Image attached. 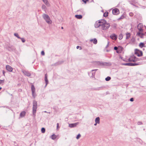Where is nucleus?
<instances>
[{
    "label": "nucleus",
    "mask_w": 146,
    "mask_h": 146,
    "mask_svg": "<svg viewBox=\"0 0 146 146\" xmlns=\"http://www.w3.org/2000/svg\"><path fill=\"white\" fill-rule=\"evenodd\" d=\"M95 65L98 66L102 67L111 65L110 63L106 62H102L100 61H95L93 62Z\"/></svg>",
    "instance_id": "obj_1"
},
{
    "label": "nucleus",
    "mask_w": 146,
    "mask_h": 146,
    "mask_svg": "<svg viewBox=\"0 0 146 146\" xmlns=\"http://www.w3.org/2000/svg\"><path fill=\"white\" fill-rule=\"evenodd\" d=\"M102 23L101 28L103 30H105L108 29L110 26V24L107 23L105 20L103 19Z\"/></svg>",
    "instance_id": "obj_2"
},
{
    "label": "nucleus",
    "mask_w": 146,
    "mask_h": 146,
    "mask_svg": "<svg viewBox=\"0 0 146 146\" xmlns=\"http://www.w3.org/2000/svg\"><path fill=\"white\" fill-rule=\"evenodd\" d=\"M37 108V102L35 100H34L33 102V114L34 117L36 115V110Z\"/></svg>",
    "instance_id": "obj_3"
},
{
    "label": "nucleus",
    "mask_w": 146,
    "mask_h": 146,
    "mask_svg": "<svg viewBox=\"0 0 146 146\" xmlns=\"http://www.w3.org/2000/svg\"><path fill=\"white\" fill-rule=\"evenodd\" d=\"M42 16L43 19L48 24H50L52 23V21L50 19V17L48 15L45 14H43Z\"/></svg>",
    "instance_id": "obj_4"
},
{
    "label": "nucleus",
    "mask_w": 146,
    "mask_h": 146,
    "mask_svg": "<svg viewBox=\"0 0 146 146\" xmlns=\"http://www.w3.org/2000/svg\"><path fill=\"white\" fill-rule=\"evenodd\" d=\"M140 63H121V65H125V66H135L139 65H140Z\"/></svg>",
    "instance_id": "obj_5"
},
{
    "label": "nucleus",
    "mask_w": 146,
    "mask_h": 146,
    "mask_svg": "<svg viewBox=\"0 0 146 146\" xmlns=\"http://www.w3.org/2000/svg\"><path fill=\"white\" fill-rule=\"evenodd\" d=\"M135 54L138 57H140L143 55L142 52L137 49L135 50Z\"/></svg>",
    "instance_id": "obj_6"
},
{
    "label": "nucleus",
    "mask_w": 146,
    "mask_h": 146,
    "mask_svg": "<svg viewBox=\"0 0 146 146\" xmlns=\"http://www.w3.org/2000/svg\"><path fill=\"white\" fill-rule=\"evenodd\" d=\"M103 20H100L98 22L96 21L95 23L94 26L96 28L99 27L100 26H101L102 22Z\"/></svg>",
    "instance_id": "obj_7"
},
{
    "label": "nucleus",
    "mask_w": 146,
    "mask_h": 146,
    "mask_svg": "<svg viewBox=\"0 0 146 146\" xmlns=\"http://www.w3.org/2000/svg\"><path fill=\"white\" fill-rule=\"evenodd\" d=\"M119 13V10L117 8L114 9L112 10V13L113 15H118Z\"/></svg>",
    "instance_id": "obj_8"
},
{
    "label": "nucleus",
    "mask_w": 146,
    "mask_h": 146,
    "mask_svg": "<svg viewBox=\"0 0 146 146\" xmlns=\"http://www.w3.org/2000/svg\"><path fill=\"white\" fill-rule=\"evenodd\" d=\"M44 3L47 7L50 6V5L48 0H41Z\"/></svg>",
    "instance_id": "obj_9"
},
{
    "label": "nucleus",
    "mask_w": 146,
    "mask_h": 146,
    "mask_svg": "<svg viewBox=\"0 0 146 146\" xmlns=\"http://www.w3.org/2000/svg\"><path fill=\"white\" fill-rule=\"evenodd\" d=\"M110 37L111 38L114 40H116L117 38V36L115 34H112Z\"/></svg>",
    "instance_id": "obj_10"
},
{
    "label": "nucleus",
    "mask_w": 146,
    "mask_h": 146,
    "mask_svg": "<svg viewBox=\"0 0 146 146\" xmlns=\"http://www.w3.org/2000/svg\"><path fill=\"white\" fill-rule=\"evenodd\" d=\"M6 68L7 70L10 72H12L13 70L12 68L9 65H7L6 66Z\"/></svg>",
    "instance_id": "obj_11"
},
{
    "label": "nucleus",
    "mask_w": 146,
    "mask_h": 146,
    "mask_svg": "<svg viewBox=\"0 0 146 146\" xmlns=\"http://www.w3.org/2000/svg\"><path fill=\"white\" fill-rule=\"evenodd\" d=\"M22 72L25 75L28 76H29L31 75V73L29 71L26 70H23Z\"/></svg>",
    "instance_id": "obj_12"
},
{
    "label": "nucleus",
    "mask_w": 146,
    "mask_h": 146,
    "mask_svg": "<svg viewBox=\"0 0 146 146\" xmlns=\"http://www.w3.org/2000/svg\"><path fill=\"white\" fill-rule=\"evenodd\" d=\"M45 80L46 82V85L45 86V87H46L48 83V81L47 78L46 74H45Z\"/></svg>",
    "instance_id": "obj_13"
},
{
    "label": "nucleus",
    "mask_w": 146,
    "mask_h": 146,
    "mask_svg": "<svg viewBox=\"0 0 146 146\" xmlns=\"http://www.w3.org/2000/svg\"><path fill=\"white\" fill-rule=\"evenodd\" d=\"M46 5L44 4L42 5L41 6V8L42 10H44L45 13H46Z\"/></svg>",
    "instance_id": "obj_14"
},
{
    "label": "nucleus",
    "mask_w": 146,
    "mask_h": 146,
    "mask_svg": "<svg viewBox=\"0 0 146 146\" xmlns=\"http://www.w3.org/2000/svg\"><path fill=\"white\" fill-rule=\"evenodd\" d=\"M26 114L25 111H23L20 114V117H22L25 116Z\"/></svg>",
    "instance_id": "obj_15"
},
{
    "label": "nucleus",
    "mask_w": 146,
    "mask_h": 146,
    "mask_svg": "<svg viewBox=\"0 0 146 146\" xmlns=\"http://www.w3.org/2000/svg\"><path fill=\"white\" fill-rule=\"evenodd\" d=\"M137 35H138L141 38H143V36L145 35V34L144 33H141L139 32L137 33Z\"/></svg>",
    "instance_id": "obj_16"
},
{
    "label": "nucleus",
    "mask_w": 146,
    "mask_h": 146,
    "mask_svg": "<svg viewBox=\"0 0 146 146\" xmlns=\"http://www.w3.org/2000/svg\"><path fill=\"white\" fill-rule=\"evenodd\" d=\"M76 18L78 19H81L82 18V16L80 15H75Z\"/></svg>",
    "instance_id": "obj_17"
},
{
    "label": "nucleus",
    "mask_w": 146,
    "mask_h": 146,
    "mask_svg": "<svg viewBox=\"0 0 146 146\" xmlns=\"http://www.w3.org/2000/svg\"><path fill=\"white\" fill-rule=\"evenodd\" d=\"M90 42H93V43L95 44H96L97 43V40L96 38L91 39L90 40Z\"/></svg>",
    "instance_id": "obj_18"
},
{
    "label": "nucleus",
    "mask_w": 146,
    "mask_h": 146,
    "mask_svg": "<svg viewBox=\"0 0 146 146\" xmlns=\"http://www.w3.org/2000/svg\"><path fill=\"white\" fill-rule=\"evenodd\" d=\"M134 60H129V61H130V62H135V61H139L140 60L139 59V58H137L136 56L134 57Z\"/></svg>",
    "instance_id": "obj_19"
},
{
    "label": "nucleus",
    "mask_w": 146,
    "mask_h": 146,
    "mask_svg": "<svg viewBox=\"0 0 146 146\" xmlns=\"http://www.w3.org/2000/svg\"><path fill=\"white\" fill-rule=\"evenodd\" d=\"M95 123L99 124L100 123V118L99 117H98L95 119Z\"/></svg>",
    "instance_id": "obj_20"
},
{
    "label": "nucleus",
    "mask_w": 146,
    "mask_h": 146,
    "mask_svg": "<svg viewBox=\"0 0 146 146\" xmlns=\"http://www.w3.org/2000/svg\"><path fill=\"white\" fill-rule=\"evenodd\" d=\"M7 48L9 49V50H13V46L9 45L7 47Z\"/></svg>",
    "instance_id": "obj_21"
},
{
    "label": "nucleus",
    "mask_w": 146,
    "mask_h": 146,
    "mask_svg": "<svg viewBox=\"0 0 146 146\" xmlns=\"http://www.w3.org/2000/svg\"><path fill=\"white\" fill-rule=\"evenodd\" d=\"M103 87H98L97 88H93V90H102L103 89Z\"/></svg>",
    "instance_id": "obj_22"
},
{
    "label": "nucleus",
    "mask_w": 146,
    "mask_h": 146,
    "mask_svg": "<svg viewBox=\"0 0 146 146\" xmlns=\"http://www.w3.org/2000/svg\"><path fill=\"white\" fill-rule=\"evenodd\" d=\"M141 25L140 24H139L137 26V28L138 30H139V32H141L143 31V29L141 27H139V26Z\"/></svg>",
    "instance_id": "obj_23"
},
{
    "label": "nucleus",
    "mask_w": 146,
    "mask_h": 146,
    "mask_svg": "<svg viewBox=\"0 0 146 146\" xmlns=\"http://www.w3.org/2000/svg\"><path fill=\"white\" fill-rule=\"evenodd\" d=\"M51 138L53 140H54L56 138V136L54 134H53L51 135Z\"/></svg>",
    "instance_id": "obj_24"
},
{
    "label": "nucleus",
    "mask_w": 146,
    "mask_h": 146,
    "mask_svg": "<svg viewBox=\"0 0 146 146\" xmlns=\"http://www.w3.org/2000/svg\"><path fill=\"white\" fill-rule=\"evenodd\" d=\"M126 39H128L130 36V34L129 33H126Z\"/></svg>",
    "instance_id": "obj_25"
},
{
    "label": "nucleus",
    "mask_w": 146,
    "mask_h": 146,
    "mask_svg": "<svg viewBox=\"0 0 146 146\" xmlns=\"http://www.w3.org/2000/svg\"><path fill=\"white\" fill-rule=\"evenodd\" d=\"M134 56H134V55L132 56H131V58H129L128 59V61H129V62H130L129 61V60H134Z\"/></svg>",
    "instance_id": "obj_26"
},
{
    "label": "nucleus",
    "mask_w": 146,
    "mask_h": 146,
    "mask_svg": "<svg viewBox=\"0 0 146 146\" xmlns=\"http://www.w3.org/2000/svg\"><path fill=\"white\" fill-rule=\"evenodd\" d=\"M144 44L143 42H141L139 44V46L140 47L142 48L144 46Z\"/></svg>",
    "instance_id": "obj_27"
},
{
    "label": "nucleus",
    "mask_w": 146,
    "mask_h": 146,
    "mask_svg": "<svg viewBox=\"0 0 146 146\" xmlns=\"http://www.w3.org/2000/svg\"><path fill=\"white\" fill-rule=\"evenodd\" d=\"M31 89L32 92H35V88L34 86L33 85H32L31 87Z\"/></svg>",
    "instance_id": "obj_28"
},
{
    "label": "nucleus",
    "mask_w": 146,
    "mask_h": 146,
    "mask_svg": "<svg viewBox=\"0 0 146 146\" xmlns=\"http://www.w3.org/2000/svg\"><path fill=\"white\" fill-rule=\"evenodd\" d=\"M123 35L122 34H120L119 36V39L121 40L123 38Z\"/></svg>",
    "instance_id": "obj_29"
},
{
    "label": "nucleus",
    "mask_w": 146,
    "mask_h": 146,
    "mask_svg": "<svg viewBox=\"0 0 146 146\" xmlns=\"http://www.w3.org/2000/svg\"><path fill=\"white\" fill-rule=\"evenodd\" d=\"M111 79V78L110 76H108L105 78V80L106 81H109Z\"/></svg>",
    "instance_id": "obj_30"
},
{
    "label": "nucleus",
    "mask_w": 146,
    "mask_h": 146,
    "mask_svg": "<svg viewBox=\"0 0 146 146\" xmlns=\"http://www.w3.org/2000/svg\"><path fill=\"white\" fill-rule=\"evenodd\" d=\"M108 12H105L103 15V16L105 17H107L108 15Z\"/></svg>",
    "instance_id": "obj_31"
},
{
    "label": "nucleus",
    "mask_w": 146,
    "mask_h": 146,
    "mask_svg": "<svg viewBox=\"0 0 146 146\" xmlns=\"http://www.w3.org/2000/svg\"><path fill=\"white\" fill-rule=\"evenodd\" d=\"M14 35L15 36L17 37L18 38H21V37L19 36L18 34L17 33H15L14 34Z\"/></svg>",
    "instance_id": "obj_32"
},
{
    "label": "nucleus",
    "mask_w": 146,
    "mask_h": 146,
    "mask_svg": "<svg viewBox=\"0 0 146 146\" xmlns=\"http://www.w3.org/2000/svg\"><path fill=\"white\" fill-rule=\"evenodd\" d=\"M32 93L33 96V97L34 98H35V97L36 96V94L35 92H32Z\"/></svg>",
    "instance_id": "obj_33"
},
{
    "label": "nucleus",
    "mask_w": 146,
    "mask_h": 146,
    "mask_svg": "<svg viewBox=\"0 0 146 146\" xmlns=\"http://www.w3.org/2000/svg\"><path fill=\"white\" fill-rule=\"evenodd\" d=\"M4 80H0V85L2 84L3 85L4 84Z\"/></svg>",
    "instance_id": "obj_34"
},
{
    "label": "nucleus",
    "mask_w": 146,
    "mask_h": 146,
    "mask_svg": "<svg viewBox=\"0 0 146 146\" xmlns=\"http://www.w3.org/2000/svg\"><path fill=\"white\" fill-rule=\"evenodd\" d=\"M81 135L79 133L78 134L76 137V138L77 139H78L80 138L81 137Z\"/></svg>",
    "instance_id": "obj_35"
},
{
    "label": "nucleus",
    "mask_w": 146,
    "mask_h": 146,
    "mask_svg": "<svg viewBox=\"0 0 146 146\" xmlns=\"http://www.w3.org/2000/svg\"><path fill=\"white\" fill-rule=\"evenodd\" d=\"M41 130L42 132L43 133H44L45 131V129L44 127H42V128Z\"/></svg>",
    "instance_id": "obj_36"
},
{
    "label": "nucleus",
    "mask_w": 146,
    "mask_h": 146,
    "mask_svg": "<svg viewBox=\"0 0 146 146\" xmlns=\"http://www.w3.org/2000/svg\"><path fill=\"white\" fill-rule=\"evenodd\" d=\"M120 58L124 61L127 62V59L126 58L123 59V57L121 56H120Z\"/></svg>",
    "instance_id": "obj_37"
},
{
    "label": "nucleus",
    "mask_w": 146,
    "mask_h": 146,
    "mask_svg": "<svg viewBox=\"0 0 146 146\" xmlns=\"http://www.w3.org/2000/svg\"><path fill=\"white\" fill-rule=\"evenodd\" d=\"M124 18V16L123 15H122L118 19V20H120V19H123Z\"/></svg>",
    "instance_id": "obj_38"
},
{
    "label": "nucleus",
    "mask_w": 146,
    "mask_h": 146,
    "mask_svg": "<svg viewBox=\"0 0 146 146\" xmlns=\"http://www.w3.org/2000/svg\"><path fill=\"white\" fill-rule=\"evenodd\" d=\"M20 39H21L22 41L24 43L25 42V39L24 38H20Z\"/></svg>",
    "instance_id": "obj_39"
},
{
    "label": "nucleus",
    "mask_w": 146,
    "mask_h": 146,
    "mask_svg": "<svg viewBox=\"0 0 146 146\" xmlns=\"http://www.w3.org/2000/svg\"><path fill=\"white\" fill-rule=\"evenodd\" d=\"M78 124V122L74 123V127H76V125Z\"/></svg>",
    "instance_id": "obj_40"
},
{
    "label": "nucleus",
    "mask_w": 146,
    "mask_h": 146,
    "mask_svg": "<svg viewBox=\"0 0 146 146\" xmlns=\"http://www.w3.org/2000/svg\"><path fill=\"white\" fill-rule=\"evenodd\" d=\"M95 72H94L92 73V76H91L90 77H93V76H94L95 75Z\"/></svg>",
    "instance_id": "obj_41"
},
{
    "label": "nucleus",
    "mask_w": 146,
    "mask_h": 146,
    "mask_svg": "<svg viewBox=\"0 0 146 146\" xmlns=\"http://www.w3.org/2000/svg\"><path fill=\"white\" fill-rule=\"evenodd\" d=\"M79 48H80L79 49L80 50H81L82 49V48L81 46H77L76 47V48L77 49H78Z\"/></svg>",
    "instance_id": "obj_42"
},
{
    "label": "nucleus",
    "mask_w": 146,
    "mask_h": 146,
    "mask_svg": "<svg viewBox=\"0 0 146 146\" xmlns=\"http://www.w3.org/2000/svg\"><path fill=\"white\" fill-rule=\"evenodd\" d=\"M69 126L70 127H73V123L69 124Z\"/></svg>",
    "instance_id": "obj_43"
},
{
    "label": "nucleus",
    "mask_w": 146,
    "mask_h": 146,
    "mask_svg": "<svg viewBox=\"0 0 146 146\" xmlns=\"http://www.w3.org/2000/svg\"><path fill=\"white\" fill-rule=\"evenodd\" d=\"M137 124L138 125H141V124H142V123L141 121H139L138 122Z\"/></svg>",
    "instance_id": "obj_44"
},
{
    "label": "nucleus",
    "mask_w": 146,
    "mask_h": 146,
    "mask_svg": "<svg viewBox=\"0 0 146 146\" xmlns=\"http://www.w3.org/2000/svg\"><path fill=\"white\" fill-rule=\"evenodd\" d=\"M129 15L131 16V17H132V16H133V13H129Z\"/></svg>",
    "instance_id": "obj_45"
},
{
    "label": "nucleus",
    "mask_w": 146,
    "mask_h": 146,
    "mask_svg": "<svg viewBox=\"0 0 146 146\" xmlns=\"http://www.w3.org/2000/svg\"><path fill=\"white\" fill-rule=\"evenodd\" d=\"M41 54L42 55H44L45 54L44 52L43 51H42L41 52Z\"/></svg>",
    "instance_id": "obj_46"
},
{
    "label": "nucleus",
    "mask_w": 146,
    "mask_h": 146,
    "mask_svg": "<svg viewBox=\"0 0 146 146\" xmlns=\"http://www.w3.org/2000/svg\"><path fill=\"white\" fill-rule=\"evenodd\" d=\"M142 60H143L146 59V57H143L141 58Z\"/></svg>",
    "instance_id": "obj_47"
},
{
    "label": "nucleus",
    "mask_w": 146,
    "mask_h": 146,
    "mask_svg": "<svg viewBox=\"0 0 146 146\" xmlns=\"http://www.w3.org/2000/svg\"><path fill=\"white\" fill-rule=\"evenodd\" d=\"M114 49L115 50H117L118 49V48L117 47L115 46L114 47Z\"/></svg>",
    "instance_id": "obj_48"
},
{
    "label": "nucleus",
    "mask_w": 146,
    "mask_h": 146,
    "mask_svg": "<svg viewBox=\"0 0 146 146\" xmlns=\"http://www.w3.org/2000/svg\"><path fill=\"white\" fill-rule=\"evenodd\" d=\"M130 101L131 102H133L134 101V99L133 98H131L130 99Z\"/></svg>",
    "instance_id": "obj_49"
},
{
    "label": "nucleus",
    "mask_w": 146,
    "mask_h": 146,
    "mask_svg": "<svg viewBox=\"0 0 146 146\" xmlns=\"http://www.w3.org/2000/svg\"><path fill=\"white\" fill-rule=\"evenodd\" d=\"M131 4L132 5H133L135 7H136L137 8H138V7L137 6V5H135L134 4H133V3H131Z\"/></svg>",
    "instance_id": "obj_50"
},
{
    "label": "nucleus",
    "mask_w": 146,
    "mask_h": 146,
    "mask_svg": "<svg viewBox=\"0 0 146 146\" xmlns=\"http://www.w3.org/2000/svg\"><path fill=\"white\" fill-rule=\"evenodd\" d=\"M98 70V69H94V70H92V71L93 72V71H95L96 72L97 70Z\"/></svg>",
    "instance_id": "obj_51"
},
{
    "label": "nucleus",
    "mask_w": 146,
    "mask_h": 146,
    "mask_svg": "<svg viewBox=\"0 0 146 146\" xmlns=\"http://www.w3.org/2000/svg\"><path fill=\"white\" fill-rule=\"evenodd\" d=\"M116 50V52L117 53H120V52L119 50Z\"/></svg>",
    "instance_id": "obj_52"
},
{
    "label": "nucleus",
    "mask_w": 146,
    "mask_h": 146,
    "mask_svg": "<svg viewBox=\"0 0 146 146\" xmlns=\"http://www.w3.org/2000/svg\"><path fill=\"white\" fill-rule=\"evenodd\" d=\"M5 71L4 70H3V75L4 76H5Z\"/></svg>",
    "instance_id": "obj_53"
},
{
    "label": "nucleus",
    "mask_w": 146,
    "mask_h": 146,
    "mask_svg": "<svg viewBox=\"0 0 146 146\" xmlns=\"http://www.w3.org/2000/svg\"><path fill=\"white\" fill-rule=\"evenodd\" d=\"M82 1L83 2L85 3H86V2L85 1V0H82Z\"/></svg>",
    "instance_id": "obj_54"
},
{
    "label": "nucleus",
    "mask_w": 146,
    "mask_h": 146,
    "mask_svg": "<svg viewBox=\"0 0 146 146\" xmlns=\"http://www.w3.org/2000/svg\"><path fill=\"white\" fill-rule=\"evenodd\" d=\"M59 125V124L58 123H57V128H58V127Z\"/></svg>",
    "instance_id": "obj_55"
},
{
    "label": "nucleus",
    "mask_w": 146,
    "mask_h": 146,
    "mask_svg": "<svg viewBox=\"0 0 146 146\" xmlns=\"http://www.w3.org/2000/svg\"><path fill=\"white\" fill-rule=\"evenodd\" d=\"M108 45H109V42H108V44H107V46H106V48H107L108 47Z\"/></svg>",
    "instance_id": "obj_56"
},
{
    "label": "nucleus",
    "mask_w": 146,
    "mask_h": 146,
    "mask_svg": "<svg viewBox=\"0 0 146 146\" xmlns=\"http://www.w3.org/2000/svg\"><path fill=\"white\" fill-rule=\"evenodd\" d=\"M88 1H89V0H85V1L86 2V3Z\"/></svg>",
    "instance_id": "obj_57"
},
{
    "label": "nucleus",
    "mask_w": 146,
    "mask_h": 146,
    "mask_svg": "<svg viewBox=\"0 0 146 146\" xmlns=\"http://www.w3.org/2000/svg\"><path fill=\"white\" fill-rule=\"evenodd\" d=\"M97 123H96L94 124V125L95 126H96V125Z\"/></svg>",
    "instance_id": "obj_58"
},
{
    "label": "nucleus",
    "mask_w": 146,
    "mask_h": 146,
    "mask_svg": "<svg viewBox=\"0 0 146 146\" xmlns=\"http://www.w3.org/2000/svg\"><path fill=\"white\" fill-rule=\"evenodd\" d=\"M91 72H90V73H89H89H88V75H89V76H90V74H91Z\"/></svg>",
    "instance_id": "obj_59"
},
{
    "label": "nucleus",
    "mask_w": 146,
    "mask_h": 146,
    "mask_svg": "<svg viewBox=\"0 0 146 146\" xmlns=\"http://www.w3.org/2000/svg\"><path fill=\"white\" fill-rule=\"evenodd\" d=\"M61 29H63V27H61Z\"/></svg>",
    "instance_id": "obj_60"
},
{
    "label": "nucleus",
    "mask_w": 146,
    "mask_h": 146,
    "mask_svg": "<svg viewBox=\"0 0 146 146\" xmlns=\"http://www.w3.org/2000/svg\"><path fill=\"white\" fill-rule=\"evenodd\" d=\"M44 112H45V113H47V112L46 111H44Z\"/></svg>",
    "instance_id": "obj_61"
},
{
    "label": "nucleus",
    "mask_w": 146,
    "mask_h": 146,
    "mask_svg": "<svg viewBox=\"0 0 146 146\" xmlns=\"http://www.w3.org/2000/svg\"><path fill=\"white\" fill-rule=\"evenodd\" d=\"M2 89L1 87H0V90H1Z\"/></svg>",
    "instance_id": "obj_62"
}]
</instances>
